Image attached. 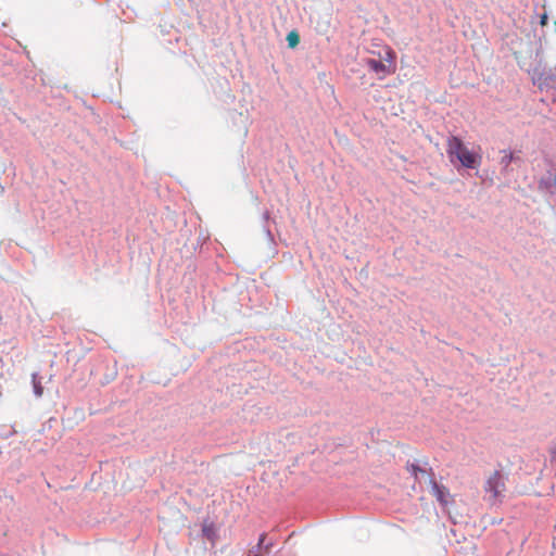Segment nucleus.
<instances>
[{
    "mask_svg": "<svg viewBox=\"0 0 556 556\" xmlns=\"http://www.w3.org/2000/svg\"><path fill=\"white\" fill-rule=\"evenodd\" d=\"M201 536L206 539L214 547L219 539L218 528L208 518L204 519L201 526Z\"/></svg>",
    "mask_w": 556,
    "mask_h": 556,
    "instance_id": "nucleus-5",
    "label": "nucleus"
},
{
    "mask_svg": "<svg viewBox=\"0 0 556 556\" xmlns=\"http://www.w3.org/2000/svg\"><path fill=\"white\" fill-rule=\"evenodd\" d=\"M408 470L415 477H417L418 472H426V470L420 468V466L418 464H410L409 467H408Z\"/></svg>",
    "mask_w": 556,
    "mask_h": 556,
    "instance_id": "nucleus-13",
    "label": "nucleus"
},
{
    "mask_svg": "<svg viewBox=\"0 0 556 556\" xmlns=\"http://www.w3.org/2000/svg\"><path fill=\"white\" fill-rule=\"evenodd\" d=\"M288 47L294 49L300 42V35L296 30H291L287 35Z\"/></svg>",
    "mask_w": 556,
    "mask_h": 556,
    "instance_id": "nucleus-12",
    "label": "nucleus"
},
{
    "mask_svg": "<svg viewBox=\"0 0 556 556\" xmlns=\"http://www.w3.org/2000/svg\"><path fill=\"white\" fill-rule=\"evenodd\" d=\"M379 58L380 60H382L383 63H388L387 65L395 66L394 62L396 59V54L394 50H392L391 48H387L383 54L379 53Z\"/></svg>",
    "mask_w": 556,
    "mask_h": 556,
    "instance_id": "nucleus-10",
    "label": "nucleus"
},
{
    "mask_svg": "<svg viewBox=\"0 0 556 556\" xmlns=\"http://www.w3.org/2000/svg\"><path fill=\"white\" fill-rule=\"evenodd\" d=\"M548 22V15L546 13H543L541 16H540V24L542 26L546 25Z\"/></svg>",
    "mask_w": 556,
    "mask_h": 556,
    "instance_id": "nucleus-17",
    "label": "nucleus"
},
{
    "mask_svg": "<svg viewBox=\"0 0 556 556\" xmlns=\"http://www.w3.org/2000/svg\"><path fill=\"white\" fill-rule=\"evenodd\" d=\"M551 460L556 462V443L549 448Z\"/></svg>",
    "mask_w": 556,
    "mask_h": 556,
    "instance_id": "nucleus-15",
    "label": "nucleus"
},
{
    "mask_svg": "<svg viewBox=\"0 0 556 556\" xmlns=\"http://www.w3.org/2000/svg\"><path fill=\"white\" fill-rule=\"evenodd\" d=\"M248 556H263V553L258 548H252L249 551Z\"/></svg>",
    "mask_w": 556,
    "mask_h": 556,
    "instance_id": "nucleus-16",
    "label": "nucleus"
},
{
    "mask_svg": "<svg viewBox=\"0 0 556 556\" xmlns=\"http://www.w3.org/2000/svg\"><path fill=\"white\" fill-rule=\"evenodd\" d=\"M504 485L502 482V477L498 471H495L485 483V491L492 493L494 496H497L500 493V486Z\"/></svg>",
    "mask_w": 556,
    "mask_h": 556,
    "instance_id": "nucleus-7",
    "label": "nucleus"
},
{
    "mask_svg": "<svg viewBox=\"0 0 556 556\" xmlns=\"http://www.w3.org/2000/svg\"><path fill=\"white\" fill-rule=\"evenodd\" d=\"M269 219H270V212H269V211H265V212L263 213V222H264V224H263V230H264V232H265V235H266V237H267L268 241H269L270 243H274V242H275L274 235H273V232H271V230H270V228H269V226H268V222H269Z\"/></svg>",
    "mask_w": 556,
    "mask_h": 556,
    "instance_id": "nucleus-9",
    "label": "nucleus"
},
{
    "mask_svg": "<svg viewBox=\"0 0 556 556\" xmlns=\"http://www.w3.org/2000/svg\"><path fill=\"white\" fill-rule=\"evenodd\" d=\"M500 165H501V174L504 175L505 177L509 176L513 168L510 166H505L504 164H500Z\"/></svg>",
    "mask_w": 556,
    "mask_h": 556,
    "instance_id": "nucleus-14",
    "label": "nucleus"
},
{
    "mask_svg": "<svg viewBox=\"0 0 556 556\" xmlns=\"http://www.w3.org/2000/svg\"><path fill=\"white\" fill-rule=\"evenodd\" d=\"M31 386L34 395L36 397H40L43 394V387L41 383V377L38 372L31 374Z\"/></svg>",
    "mask_w": 556,
    "mask_h": 556,
    "instance_id": "nucleus-8",
    "label": "nucleus"
},
{
    "mask_svg": "<svg viewBox=\"0 0 556 556\" xmlns=\"http://www.w3.org/2000/svg\"><path fill=\"white\" fill-rule=\"evenodd\" d=\"M430 488L432 495L437 498V501L440 503L442 507H446L450 503L451 493L450 490L443 485L442 483H439L435 478L432 469L430 468Z\"/></svg>",
    "mask_w": 556,
    "mask_h": 556,
    "instance_id": "nucleus-2",
    "label": "nucleus"
},
{
    "mask_svg": "<svg viewBox=\"0 0 556 556\" xmlns=\"http://www.w3.org/2000/svg\"><path fill=\"white\" fill-rule=\"evenodd\" d=\"M364 63L371 72L377 74L380 79L395 72V66L387 65L380 59L367 58L364 60Z\"/></svg>",
    "mask_w": 556,
    "mask_h": 556,
    "instance_id": "nucleus-4",
    "label": "nucleus"
},
{
    "mask_svg": "<svg viewBox=\"0 0 556 556\" xmlns=\"http://www.w3.org/2000/svg\"><path fill=\"white\" fill-rule=\"evenodd\" d=\"M446 154L451 163L459 168L477 169L482 161L481 155L469 150L465 142L457 136H452L447 140Z\"/></svg>",
    "mask_w": 556,
    "mask_h": 556,
    "instance_id": "nucleus-1",
    "label": "nucleus"
},
{
    "mask_svg": "<svg viewBox=\"0 0 556 556\" xmlns=\"http://www.w3.org/2000/svg\"><path fill=\"white\" fill-rule=\"evenodd\" d=\"M503 156L500 160V164H504L505 166H510L515 164L517 166H521L523 163L521 156L519 155L520 151H506L502 150Z\"/></svg>",
    "mask_w": 556,
    "mask_h": 556,
    "instance_id": "nucleus-6",
    "label": "nucleus"
},
{
    "mask_svg": "<svg viewBox=\"0 0 556 556\" xmlns=\"http://www.w3.org/2000/svg\"><path fill=\"white\" fill-rule=\"evenodd\" d=\"M539 189L549 195L556 194V164H552L551 168L541 177Z\"/></svg>",
    "mask_w": 556,
    "mask_h": 556,
    "instance_id": "nucleus-3",
    "label": "nucleus"
},
{
    "mask_svg": "<svg viewBox=\"0 0 556 556\" xmlns=\"http://www.w3.org/2000/svg\"><path fill=\"white\" fill-rule=\"evenodd\" d=\"M266 533H262L258 538V542L254 548H258L261 552L265 551L266 553L270 552V548L273 546L271 542H266Z\"/></svg>",
    "mask_w": 556,
    "mask_h": 556,
    "instance_id": "nucleus-11",
    "label": "nucleus"
}]
</instances>
